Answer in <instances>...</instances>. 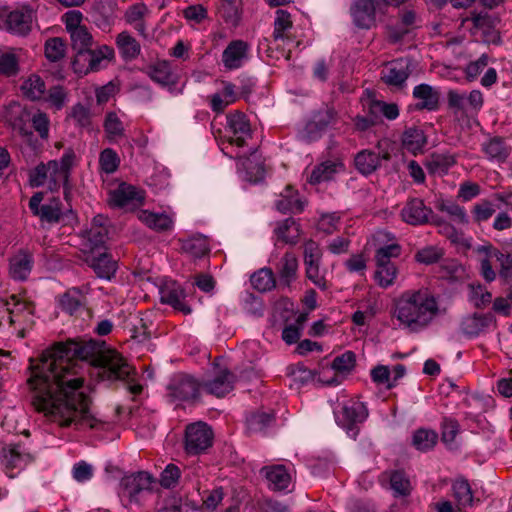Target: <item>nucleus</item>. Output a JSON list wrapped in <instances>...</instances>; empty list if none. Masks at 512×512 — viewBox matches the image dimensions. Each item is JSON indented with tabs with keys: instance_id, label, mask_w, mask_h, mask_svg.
<instances>
[{
	"instance_id": "9d476101",
	"label": "nucleus",
	"mask_w": 512,
	"mask_h": 512,
	"mask_svg": "<svg viewBox=\"0 0 512 512\" xmlns=\"http://www.w3.org/2000/svg\"><path fill=\"white\" fill-rule=\"evenodd\" d=\"M473 23L475 29L482 31L483 41L487 44L500 45L502 40L496 26L500 23L499 17L488 12H471L467 19Z\"/></svg>"
},
{
	"instance_id": "6e6552de",
	"label": "nucleus",
	"mask_w": 512,
	"mask_h": 512,
	"mask_svg": "<svg viewBox=\"0 0 512 512\" xmlns=\"http://www.w3.org/2000/svg\"><path fill=\"white\" fill-rule=\"evenodd\" d=\"M338 118L337 111L333 106L325 105L315 111L304 128V137L308 141H314L321 137L327 128L335 124Z\"/></svg>"
},
{
	"instance_id": "0e129e2a",
	"label": "nucleus",
	"mask_w": 512,
	"mask_h": 512,
	"mask_svg": "<svg viewBox=\"0 0 512 512\" xmlns=\"http://www.w3.org/2000/svg\"><path fill=\"white\" fill-rule=\"evenodd\" d=\"M181 471L175 464H168L162 471L160 477V484L166 489L174 488L179 481Z\"/></svg>"
},
{
	"instance_id": "b1692460",
	"label": "nucleus",
	"mask_w": 512,
	"mask_h": 512,
	"mask_svg": "<svg viewBox=\"0 0 512 512\" xmlns=\"http://www.w3.org/2000/svg\"><path fill=\"white\" fill-rule=\"evenodd\" d=\"M261 473L264 474L269 482V487L274 491L286 490L291 483V476L282 464L265 466L261 469Z\"/></svg>"
},
{
	"instance_id": "3c124183",
	"label": "nucleus",
	"mask_w": 512,
	"mask_h": 512,
	"mask_svg": "<svg viewBox=\"0 0 512 512\" xmlns=\"http://www.w3.org/2000/svg\"><path fill=\"white\" fill-rule=\"evenodd\" d=\"M66 43L60 37L50 38L45 43V56L51 62H58L64 58Z\"/></svg>"
},
{
	"instance_id": "cd10ccee",
	"label": "nucleus",
	"mask_w": 512,
	"mask_h": 512,
	"mask_svg": "<svg viewBox=\"0 0 512 512\" xmlns=\"http://www.w3.org/2000/svg\"><path fill=\"white\" fill-rule=\"evenodd\" d=\"M152 81L161 86H175L177 77L171 71L170 64L167 61H159L150 65L146 71Z\"/></svg>"
},
{
	"instance_id": "39448f33",
	"label": "nucleus",
	"mask_w": 512,
	"mask_h": 512,
	"mask_svg": "<svg viewBox=\"0 0 512 512\" xmlns=\"http://www.w3.org/2000/svg\"><path fill=\"white\" fill-rule=\"evenodd\" d=\"M214 434L204 422L189 424L185 430L184 449L188 455H200L213 444Z\"/></svg>"
},
{
	"instance_id": "49530a36",
	"label": "nucleus",
	"mask_w": 512,
	"mask_h": 512,
	"mask_svg": "<svg viewBox=\"0 0 512 512\" xmlns=\"http://www.w3.org/2000/svg\"><path fill=\"white\" fill-rule=\"evenodd\" d=\"M76 155L72 148H69L65 151L60 161L51 160L49 161L50 169L54 171H60L63 175V181H67L70 178L71 168L74 165Z\"/></svg>"
},
{
	"instance_id": "774afa93",
	"label": "nucleus",
	"mask_w": 512,
	"mask_h": 512,
	"mask_svg": "<svg viewBox=\"0 0 512 512\" xmlns=\"http://www.w3.org/2000/svg\"><path fill=\"white\" fill-rule=\"evenodd\" d=\"M288 375L294 377V380L302 384L307 383L314 378L312 370L308 369L303 363H297L288 367Z\"/></svg>"
},
{
	"instance_id": "864d4df0",
	"label": "nucleus",
	"mask_w": 512,
	"mask_h": 512,
	"mask_svg": "<svg viewBox=\"0 0 512 512\" xmlns=\"http://www.w3.org/2000/svg\"><path fill=\"white\" fill-rule=\"evenodd\" d=\"M227 122L230 129L233 131L235 135L250 134V123L243 112L235 111L233 113H230L229 115H227Z\"/></svg>"
},
{
	"instance_id": "c756f323",
	"label": "nucleus",
	"mask_w": 512,
	"mask_h": 512,
	"mask_svg": "<svg viewBox=\"0 0 512 512\" xmlns=\"http://www.w3.org/2000/svg\"><path fill=\"white\" fill-rule=\"evenodd\" d=\"M416 13L413 10H406L401 14L400 21L389 28V39L392 43L400 42L416 27Z\"/></svg>"
},
{
	"instance_id": "a19ab883",
	"label": "nucleus",
	"mask_w": 512,
	"mask_h": 512,
	"mask_svg": "<svg viewBox=\"0 0 512 512\" xmlns=\"http://www.w3.org/2000/svg\"><path fill=\"white\" fill-rule=\"evenodd\" d=\"M84 296L79 288H71L59 297V306L62 311L73 315L82 305Z\"/></svg>"
},
{
	"instance_id": "bb28decb",
	"label": "nucleus",
	"mask_w": 512,
	"mask_h": 512,
	"mask_svg": "<svg viewBox=\"0 0 512 512\" xmlns=\"http://www.w3.org/2000/svg\"><path fill=\"white\" fill-rule=\"evenodd\" d=\"M143 196L138 189L130 184L122 182L119 186L110 192V204L115 207H125L134 201H141Z\"/></svg>"
},
{
	"instance_id": "4be33fe9",
	"label": "nucleus",
	"mask_w": 512,
	"mask_h": 512,
	"mask_svg": "<svg viewBox=\"0 0 512 512\" xmlns=\"http://www.w3.org/2000/svg\"><path fill=\"white\" fill-rule=\"evenodd\" d=\"M161 302L172 306L175 310L182 312L185 315L191 313V308L185 302L184 289L177 283L166 285L160 291Z\"/></svg>"
},
{
	"instance_id": "2eb2a0df",
	"label": "nucleus",
	"mask_w": 512,
	"mask_h": 512,
	"mask_svg": "<svg viewBox=\"0 0 512 512\" xmlns=\"http://www.w3.org/2000/svg\"><path fill=\"white\" fill-rule=\"evenodd\" d=\"M412 72L409 59H396L382 72L381 79L388 86L402 87Z\"/></svg>"
},
{
	"instance_id": "a878e982",
	"label": "nucleus",
	"mask_w": 512,
	"mask_h": 512,
	"mask_svg": "<svg viewBox=\"0 0 512 512\" xmlns=\"http://www.w3.org/2000/svg\"><path fill=\"white\" fill-rule=\"evenodd\" d=\"M343 168L344 164L340 160H326L313 168L308 182L316 185L330 181Z\"/></svg>"
},
{
	"instance_id": "8fccbe9b",
	"label": "nucleus",
	"mask_w": 512,
	"mask_h": 512,
	"mask_svg": "<svg viewBox=\"0 0 512 512\" xmlns=\"http://www.w3.org/2000/svg\"><path fill=\"white\" fill-rule=\"evenodd\" d=\"M287 195L283 196L282 199L276 201V208L281 213L288 212H302L304 209V203L292 195L293 189L291 186L286 187Z\"/></svg>"
},
{
	"instance_id": "c9c22d12",
	"label": "nucleus",
	"mask_w": 512,
	"mask_h": 512,
	"mask_svg": "<svg viewBox=\"0 0 512 512\" xmlns=\"http://www.w3.org/2000/svg\"><path fill=\"white\" fill-rule=\"evenodd\" d=\"M275 422V414L265 411H256L251 413L246 418L247 430L250 433H260L265 431Z\"/></svg>"
},
{
	"instance_id": "473e14b6",
	"label": "nucleus",
	"mask_w": 512,
	"mask_h": 512,
	"mask_svg": "<svg viewBox=\"0 0 512 512\" xmlns=\"http://www.w3.org/2000/svg\"><path fill=\"white\" fill-rule=\"evenodd\" d=\"M482 151L490 160L505 162L510 155L511 148L506 144L504 138L495 136L482 144Z\"/></svg>"
},
{
	"instance_id": "f8f14e48",
	"label": "nucleus",
	"mask_w": 512,
	"mask_h": 512,
	"mask_svg": "<svg viewBox=\"0 0 512 512\" xmlns=\"http://www.w3.org/2000/svg\"><path fill=\"white\" fill-rule=\"evenodd\" d=\"M368 416L366 406L361 402H354L351 405L343 406L337 415V423L353 437L358 434L357 425L362 423Z\"/></svg>"
},
{
	"instance_id": "ea45409f",
	"label": "nucleus",
	"mask_w": 512,
	"mask_h": 512,
	"mask_svg": "<svg viewBox=\"0 0 512 512\" xmlns=\"http://www.w3.org/2000/svg\"><path fill=\"white\" fill-rule=\"evenodd\" d=\"M253 287L260 292H267L276 287L275 275L271 268H261L251 275Z\"/></svg>"
},
{
	"instance_id": "338daca9",
	"label": "nucleus",
	"mask_w": 512,
	"mask_h": 512,
	"mask_svg": "<svg viewBox=\"0 0 512 512\" xmlns=\"http://www.w3.org/2000/svg\"><path fill=\"white\" fill-rule=\"evenodd\" d=\"M488 60V55L482 54L476 61L470 62L465 68L466 79L470 82L475 80L488 65Z\"/></svg>"
},
{
	"instance_id": "de8ad7c7",
	"label": "nucleus",
	"mask_w": 512,
	"mask_h": 512,
	"mask_svg": "<svg viewBox=\"0 0 512 512\" xmlns=\"http://www.w3.org/2000/svg\"><path fill=\"white\" fill-rule=\"evenodd\" d=\"M143 222L151 229L163 232L171 229L173 221L166 214L146 213L142 217Z\"/></svg>"
},
{
	"instance_id": "79ce46f5",
	"label": "nucleus",
	"mask_w": 512,
	"mask_h": 512,
	"mask_svg": "<svg viewBox=\"0 0 512 512\" xmlns=\"http://www.w3.org/2000/svg\"><path fill=\"white\" fill-rule=\"evenodd\" d=\"M438 442V435L435 431L420 428L416 430L412 437L413 446L422 452H426L434 448Z\"/></svg>"
},
{
	"instance_id": "5fc2aeb1",
	"label": "nucleus",
	"mask_w": 512,
	"mask_h": 512,
	"mask_svg": "<svg viewBox=\"0 0 512 512\" xmlns=\"http://www.w3.org/2000/svg\"><path fill=\"white\" fill-rule=\"evenodd\" d=\"M401 254V246L396 243L385 245L376 250L375 261L377 266L394 264L391 259Z\"/></svg>"
},
{
	"instance_id": "c85d7f7f",
	"label": "nucleus",
	"mask_w": 512,
	"mask_h": 512,
	"mask_svg": "<svg viewBox=\"0 0 512 512\" xmlns=\"http://www.w3.org/2000/svg\"><path fill=\"white\" fill-rule=\"evenodd\" d=\"M402 146L410 153L416 155L423 151L427 144V137L421 128L407 127L401 137Z\"/></svg>"
},
{
	"instance_id": "6e6d98bb",
	"label": "nucleus",
	"mask_w": 512,
	"mask_h": 512,
	"mask_svg": "<svg viewBox=\"0 0 512 512\" xmlns=\"http://www.w3.org/2000/svg\"><path fill=\"white\" fill-rule=\"evenodd\" d=\"M69 34L71 38V47L74 52L88 49L93 46V37L86 27L71 31Z\"/></svg>"
},
{
	"instance_id": "393cba45",
	"label": "nucleus",
	"mask_w": 512,
	"mask_h": 512,
	"mask_svg": "<svg viewBox=\"0 0 512 512\" xmlns=\"http://www.w3.org/2000/svg\"><path fill=\"white\" fill-rule=\"evenodd\" d=\"M151 484L152 476L144 471L124 476L120 482L121 487L129 494L131 499H135L143 490L150 489Z\"/></svg>"
},
{
	"instance_id": "aec40b11",
	"label": "nucleus",
	"mask_w": 512,
	"mask_h": 512,
	"mask_svg": "<svg viewBox=\"0 0 512 512\" xmlns=\"http://www.w3.org/2000/svg\"><path fill=\"white\" fill-rule=\"evenodd\" d=\"M390 158L391 155L388 152L380 155L379 153L365 149L356 154L354 164L359 173L368 176L380 167L382 159L389 161Z\"/></svg>"
},
{
	"instance_id": "20e7f679",
	"label": "nucleus",
	"mask_w": 512,
	"mask_h": 512,
	"mask_svg": "<svg viewBox=\"0 0 512 512\" xmlns=\"http://www.w3.org/2000/svg\"><path fill=\"white\" fill-rule=\"evenodd\" d=\"M113 57L114 50L107 45H103L98 49L91 47L75 51L71 64L75 73L87 75L90 72L98 71L103 60H110Z\"/></svg>"
},
{
	"instance_id": "052dcab7",
	"label": "nucleus",
	"mask_w": 512,
	"mask_h": 512,
	"mask_svg": "<svg viewBox=\"0 0 512 512\" xmlns=\"http://www.w3.org/2000/svg\"><path fill=\"white\" fill-rule=\"evenodd\" d=\"M99 163L102 171L111 174L118 169L120 159L113 149L106 148L100 153Z\"/></svg>"
},
{
	"instance_id": "4c0bfd02",
	"label": "nucleus",
	"mask_w": 512,
	"mask_h": 512,
	"mask_svg": "<svg viewBox=\"0 0 512 512\" xmlns=\"http://www.w3.org/2000/svg\"><path fill=\"white\" fill-rule=\"evenodd\" d=\"M24 95L31 101H39L45 98L46 85L38 75H31L21 86Z\"/></svg>"
},
{
	"instance_id": "0eeeda50",
	"label": "nucleus",
	"mask_w": 512,
	"mask_h": 512,
	"mask_svg": "<svg viewBox=\"0 0 512 512\" xmlns=\"http://www.w3.org/2000/svg\"><path fill=\"white\" fill-rule=\"evenodd\" d=\"M382 0H356L350 7L354 25L359 29L369 30L376 26V12L384 13Z\"/></svg>"
},
{
	"instance_id": "603ef678",
	"label": "nucleus",
	"mask_w": 512,
	"mask_h": 512,
	"mask_svg": "<svg viewBox=\"0 0 512 512\" xmlns=\"http://www.w3.org/2000/svg\"><path fill=\"white\" fill-rule=\"evenodd\" d=\"M437 208L442 212H446L451 217V219L458 224L466 225L469 223V218L465 209L454 202L441 201L437 205Z\"/></svg>"
},
{
	"instance_id": "58836bf2",
	"label": "nucleus",
	"mask_w": 512,
	"mask_h": 512,
	"mask_svg": "<svg viewBox=\"0 0 512 512\" xmlns=\"http://www.w3.org/2000/svg\"><path fill=\"white\" fill-rule=\"evenodd\" d=\"M116 44L125 60L135 59L140 54V44L128 32L118 34Z\"/></svg>"
},
{
	"instance_id": "09e8293b",
	"label": "nucleus",
	"mask_w": 512,
	"mask_h": 512,
	"mask_svg": "<svg viewBox=\"0 0 512 512\" xmlns=\"http://www.w3.org/2000/svg\"><path fill=\"white\" fill-rule=\"evenodd\" d=\"M19 71V59L14 53H0V75L8 78L15 77L19 74Z\"/></svg>"
},
{
	"instance_id": "13d9d810",
	"label": "nucleus",
	"mask_w": 512,
	"mask_h": 512,
	"mask_svg": "<svg viewBox=\"0 0 512 512\" xmlns=\"http://www.w3.org/2000/svg\"><path fill=\"white\" fill-rule=\"evenodd\" d=\"M356 365V354L353 351H346L337 356L332 361L331 367L336 372L348 373L354 369Z\"/></svg>"
},
{
	"instance_id": "f704fd0d",
	"label": "nucleus",
	"mask_w": 512,
	"mask_h": 512,
	"mask_svg": "<svg viewBox=\"0 0 512 512\" xmlns=\"http://www.w3.org/2000/svg\"><path fill=\"white\" fill-rule=\"evenodd\" d=\"M452 492L456 505L459 507L465 509L473 505V492L467 479L457 478L452 484Z\"/></svg>"
},
{
	"instance_id": "69168bd1",
	"label": "nucleus",
	"mask_w": 512,
	"mask_h": 512,
	"mask_svg": "<svg viewBox=\"0 0 512 512\" xmlns=\"http://www.w3.org/2000/svg\"><path fill=\"white\" fill-rule=\"evenodd\" d=\"M66 97L67 94L64 87L61 85H55L48 90V94L47 96L45 95L43 100L50 102L52 106L57 110H60L65 104Z\"/></svg>"
},
{
	"instance_id": "72a5a7b5",
	"label": "nucleus",
	"mask_w": 512,
	"mask_h": 512,
	"mask_svg": "<svg viewBox=\"0 0 512 512\" xmlns=\"http://www.w3.org/2000/svg\"><path fill=\"white\" fill-rule=\"evenodd\" d=\"M456 164V158L448 153H432L426 160L425 166L430 174L443 175Z\"/></svg>"
},
{
	"instance_id": "4d7b16f0",
	"label": "nucleus",
	"mask_w": 512,
	"mask_h": 512,
	"mask_svg": "<svg viewBox=\"0 0 512 512\" xmlns=\"http://www.w3.org/2000/svg\"><path fill=\"white\" fill-rule=\"evenodd\" d=\"M495 211L496 209L492 202L489 200H481L473 206L471 214L473 221L480 224L490 219Z\"/></svg>"
},
{
	"instance_id": "a211bd4d",
	"label": "nucleus",
	"mask_w": 512,
	"mask_h": 512,
	"mask_svg": "<svg viewBox=\"0 0 512 512\" xmlns=\"http://www.w3.org/2000/svg\"><path fill=\"white\" fill-rule=\"evenodd\" d=\"M432 209L426 207L424 201L419 198L410 199L401 210V216L405 222L411 225L428 223Z\"/></svg>"
},
{
	"instance_id": "1a4fd4ad",
	"label": "nucleus",
	"mask_w": 512,
	"mask_h": 512,
	"mask_svg": "<svg viewBox=\"0 0 512 512\" xmlns=\"http://www.w3.org/2000/svg\"><path fill=\"white\" fill-rule=\"evenodd\" d=\"M304 265L306 269V276L311 280L317 287L322 290L328 288L327 282L323 276L319 273V267L322 258V250L318 243L314 240H307L304 245Z\"/></svg>"
},
{
	"instance_id": "412c9836",
	"label": "nucleus",
	"mask_w": 512,
	"mask_h": 512,
	"mask_svg": "<svg viewBox=\"0 0 512 512\" xmlns=\"http://www.w3.org/2000/svg\"><path fill=\"white\" fill-rule=\"evenodd\" d=\"M34 259L28 250H20L17 254L10 258L9 274L11 278L18 281H24L29 276Z\"/></svg>"
},
{
	"instance_id": "c03bdc74",
	"label": "nucleus",
	"mask_w": 512,
	"mask_h": 512,
	"mask_svg": "<svg viewBox=\"0 0 512 512\" xmlns=\"http://www.w3.org/2000/svg\"><path fill=\"white\" fill-rule=\"evenodd\" d=\"M390 486L396 497L408 496L412 490L409 477L404 470H394L390 473Z\"/></svg>"
},
{
	"instance_id": "dca6fc26",
	"label": "nucleus",
	"mask_w": 512,
	"mask_h": 512,
	"mask_svg": "<svg viewBox=\"0 0 512 512\" xmlns=\"http://www.w3.org/2000/svg\"><path fill=\"white\" fill-rule=\"evenodd\" d=\"M413 97L419 102L414 106L417 111H436L440 106V92L429 84H419L414 87Z\"/></svg>"
},
{
	"instance_id": "9b49d317",
	"label": "nucleus",
	"mask_w": 512,
	"mask_h": 512,
	"mask_svg": "<svg viewBox=\"0 0 512 512\" xmlns=\"http://www.w3.org/2000/svg\"><path fill=\"white\" fill-rule=\"evenodd\" d=\"M83 261L94 271L98 278L105 280L114 278L118 269V262L112 258L107 250L87 254Z\"/></svg>"
},
{
	"instance_id": "f03ea898",
	"label": "nucleus",
	"mask_w": 512,
	"mask_h": 512,
	"mask_svg": "<svg viewBox=\"0 0 512 512\" xmlns=\"http://www.w3.org/2000/svg\"><path fill=\"white\" fill-rule=\"evenodd\" d=\"M393 315L410 332H418L433 321L439 313L435 296L428 289L407 290L394 302Z\"/></svg>"
},
{
	"instance_id": "e2e57ef3",
	"label": "nucleus",
	"mask_w": 512,
	"mask_h": 512,
	"mask_svg": "<svg viewBox=\"0 0 512 512\" xmlns=\"http://www.w3.org/2000/svg\"><path fill=\"white\" fill-rule=\"evenodd\" d=\"M292 27L291 15L288 11L278 9L274 21L273 36L277 39L284 38V32Z\"/></svg>"
},
{
	"instance_id": "5701e85b",
	"label": "nucleus",
	"mask_w": 512,
	"mask_h": 512,
	"mask_svg": "<svg viewBox=\"0 0 512 512\" xmlns=\"http://www.w3.org/2000/svg\"><path fill=\"white\" fill-rule=\"evenodd\" d=\"M248 44L243 40H233L224 49L222 53V62L229 69H237L242 65V60L246 58Z\"/></svg>"
},
{
	"instance_id": "37998d69",
	"label": "nucleus",
	"mask_w": 512,
	"mask_h": 512,
	"mask_svg": "<svg viewBox=\"0 0 512 512\" xmlns=\"http://www.w3.org/2000/svg\"><path fill=\"white\" fill-rule=\"evenodd\" d=\"M444 254L445 252L443 248L435 245H428L417 250L414 254V260L419 264L428 266L441 262Z\"/></svg>"
},
{
	"instance_id": "7c9ffc66",
	"label": "nucleus",
	"mask_w": 512,
	"mask_h": 512,
	"mask_svg": "<svg viewBox=\"0 0 512 512\" xmlns=\"http://www.w3.org/2000/svg\"><path fill=\"white\" fill-rule=\"evenodd\" d=\"M274 233L278 241L284 244L295 245L300 237V225L294 218H287L277 223Z\"/></svg>"
},
{
	"instance_id": "680f3d73",
	"label": "nucleus",
	"mask_w": 512,
	"mask_h": 512,
	"mask_svg": "<svg viewBox=\"0 0 512 512\" xmlns=\"http://www.w3.org/2000/svg\"><path fill=\"white\" fill-rule=\"evenodd\" d=\"M59 200L54 198L52 203L43 204L40 210V220L47 223H58L61 220L62 212L59 207Z\"/></svg>"
},
{
	"instance_id": "6ab92c4d",
	"label": "nucleus",
	"mask_w": 512,
	"mask_h": 512,
	"mask_svg": "<svg viewBox=\"0 0 512 512\" xmlns=\"http://www.w3.org/2000/svg\"><path fill=\"white\" fill-rule=\"evenodd\" d=\"M496 322V318L492 313H473L462 319L460 328L464 335L472 338L478 336L491 324L496 325Z\"/></svg>"
},
{
	"instance_id": "ddd939ff",
	"label": "nucleus",
	"mask_w": 512,
	"mask_h": 512,
	"mask_svg": "<svg viewBox=\"0 0 512 512\" xmlns=\"http://www.w3.org/2000/svg\"><path fill=\"white\" fill-rule=\"evenodd\" d=\"M20 445L3 447L0 451L1 464L5 467V473L10 478L15 475L12 471L16 468L22 469L27 464L34 461V456L30 453H24Z\"/></svg>"
},
{
	"instance_id": "f3484780",
	"label": "nucleus",
	"mask_w": 512,
	"mask_h": 512,
	"mask_svg": "<svg viewBox=\"0 0 512 512\" xmlns=\"http://www.w3.org/2000/svg\"><path fill=\"white\" fill-rule=\"evenodd\" d=\"M108 239V228H93L90 227L82 232V252L87 254H94L100 251L107 250L106 241Z\"/></svg>"
},
{
	"instance_id": "a18cd8bd",
	"label": "nucleus",
	"mask_w": 512,
	"mask_h": 512,
	"mask_svg": "<svg viewBox=\"0 0 512 512\" xmlns=\"http://www.w3.org/2000/svg\"><path fill=\"white\" fill-rule=\"evenodd\" d=\"M182 249L196 258L204 257L210 252L208 239L204 236H194L185 240Z\"/></svg>"
},
{
	"instance_id": "f257e3e1",
	"label": "nucleus",
	"mask_w": 512,
	"mask_h": 512,
	"mask_svg": "<svg viewBox=\"0 0 512 512\" xmlns=\"http://www.w3.org/2000/svg\"><path fill=\"white\" fill-rule=\"evenodd\" d=\"M89 361L97 369L100 381L129 382L134 369L104 341L68 339L45 350L35 363L30 358L31 405L57 422L61 427L87 426L98 429L104 422L90 411L92 400L83 390L84 379L71 366V360Z\"/></svg>"
},
{
	"instance_id": "423d86ee",
	"label": "nucleus",
	"mask_w": 512,
	"mask_h": 512,
	"mask_svg": "<svg viewBox=\"0 0 512 512\" xmlns=\"http://www.w3.org/2000/svg\"><path fill=\"white\" fill-rule=\"evenodd\" d=\"M35 16V11L29 6L24 5L19 9L13 10L5 14V11L0 13V18L4 17L0 27L7 32L18 35L26 36L32 30V21Z\"/></svg>"
},
{
	"instance_id": "2f4dec72",
	"label": "nucleus",
	"mask_w": 512,
	"mask_h": 512,
	"mask_svg": "<svg viewBox=\"0 0 512 512\" xmlns=\"http://www.w3.org/2000/svg\"><path fill=\"white\" fill-rule=\"evenodd\" d=\"M276 269L280 282L285 286H290L291 282L296 279L298 270V259L295 254L286 252L278 262Z\"/></svg>"
},
{
	"instance_id": "e433bc0d",
	"label": "nucleus",
	"mask_w": 512,
	"mask_h": 512,
	"mask_svg": "<svg viewBox=\"0 0 512 512\" xmlns=\"http://www.w3.org/2000/svg\"><path fill=\"white\" fill-rule=\"evenodd\" d=\"M440 278L456 282L465 277V268L456 259H442L438 267Z\"/></svg>"
},
{
	"instance_id": "7ed1b4c3",
	"label": "nucleus",
	"mask_w": 512,
	"mask_h": 512,
	"mask_svg": "<svg viewBox=\"0 0 512 512\" xmlns=\"http://www.w3.org/2000/svg\"><path fill=\"white\" fill-rule=\"evenodd\" d=\"M201 388V382L192 375L178 373L171 378L167 386L168 397L171 401L199 402Z\"/></svg>"
},
{
	"instance_id": "4468645a",
	"label": "nucleus",
	"mask_w": 512,
	"mask_h": 512,
	"mask_svg": "<svg viewBox=\"0 0 512 512\" xmlns=\"http://www.w3.org/2000/svg\"><path fill=\"white\" fill-rule=\"evenodd\" d=\"M236 376L229 369L220 370L213 379L202 382L204 391L217 398L224 397L234 389Z\"/></svg>"
},
{
	"instance_id": "bf43d9fd",
	"label": "nucleus",
	"mask_w": 512,
	"mask_h": 512,
	"mask_svg": "<svg viewBox=\"0 0 512 512\" xmlns=\"http://www.w3.org/2000/svg\"><path fill=\"white\" fill-rule=\"evenodd\" d=\"M397 275V267L395 264L377 266L375 272V280L382 288H387L394 283Z\"/></svg>"
}]
</instances>
